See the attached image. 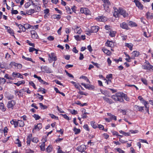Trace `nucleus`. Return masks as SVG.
<instances>
[{
  "instance_id": "obj_1",
  "label": "nucleus",
  "mask_w": 153,
  "mask_h": 153,
  "mask_svg": "<svg viewBox=\"0 0 153 153\" xmlns=\"http://www.w3.org/2000/svg\"><path fill=\"white\" fill-rule=\"evenodd\" d=\"M113 8L114 10L113 15L115 17H118L120 14L124 17H126L128 15V13L126 12L125 10L122 8H119L118 10L115 7H114Z\"/></svg>"
},
{
  "instance_id": "obj_2",
  "label": "nucleus",
  "mask_w": 153,
  "mask_h": 153,
  "mask_svg": "<svg viewBox=\"0 0 153 153\" xmlns=\"http://www.w3.org/2000/svg\"><path fill=\"white\" fill-rule=\"evenodd\" d=\"M123 93L122 92H117L115 94L112 95L111 98L116 101L123 102L124 101L123 99Z\"/></svg>"
},
{
  "instance_id": "obj_3",
  "label": "nucleus",
  "mask_w": 153,
  "mask_h": 153,
  "mask_svg": "<svg viewBox=\"0 0 153 153\" xmlns=\"http://www.w3.org/2000/svg\"><path fill=\"white\" fill-rule=\"evenodd\" d=\"M126 56L128 57V58H126V60L128 62H130V59H134L135 57L138 56L140 54V52L137 51H134L131 53V56L130 57L128 54L125 53Z\"/></svg>"
},
{
  "instance_id": "obj_4",
  "label": "nucleus",
  "mask_w": 153,
  "mask_h": 153,
  "mask_svg": "<svg viewBox=\"0 0 153 153\" xmlns=\"http://www.w3.org/2000/svg\"><path fill=\"white\" fill-rule=\"evenodd\" d=\"M104 3L103 5L105 10L107 12H109L110 11L109 9V6L111 4V3L109 0H103L102 1Z\"/></svg>"
},
{
  "instance_id": "obj_5",
  "label": "nucleus",
  "mask_w": 153,
  "mask_h": 153,
  "mask_svg": "<svg viewBox=\"0 0 153 153\" xmlns=\"http://www.w3.org/2000/svg\"><path fill=\"white\" fill-rule=\"evenodd\" d=\"M146 65H142L143 69L147 70L152 69L153 71V66L151 65L149 62L147 61L146 62Z\"/></svg>"
},
{
  "instance_id": "obj_6",
  "label": "nucleus",
  "mask_w": 153,
  "mask_h": 153,
  "mask_svg": "<svg viewBox=\"0 0 153 153\" xmlns=\"http://www.w3.org/2000/svg\"><path fill=\"white\" fill-rule=\"evenodd\" d=\"M48 55L49 56L48 60L50 62H52L53 61L56 60L57 58L54 53H51L50 54H49Z\"/></svg>"
},
{
  "instance_id": "obj_7",
  "label": "nucleus",
  "mask_w": 153,
  "mask_h": 153,
  "mask_svg": "<svg viewBox=\"0 0 153 153\" xmlns=\"http://www.w3.org/2000/svg\"><path fill=\"white\" fill-rule=\"evenodd\" d=\"M16 102L14 100H11L9 101L7 104V107L9 108L13 109L14 106L15 105Z\"/></svg>"
},
{
  "instance_id": "obj_8",
  "label": "nucleus",
  "mask_w": 153,
  "mask_h": 153,
  "mask_svg": "<svg viewBox=\"0 0 153 153\" xmlns=\"http://www.w3.org/2000/svg\"><path fill=\"white\" fill-rule=\"evenodd\" d=\"M80 11L82 13H84L86 15H89L90 14V10L87 8H81Z\"/></svg>"
},
{
  "instance_id": "obj_9",
  "label": "nucleus",
  "mask_w": 153,
  "mask_h": 153,
  "mask_svg": "<svg viewBox=\"0 0 153 153\" xmlns=\"http://www.w3.org/2000/svg\"><path fill=\"white\" fill-rule=\"evenodd\" d=\"M134 2L137 7L140 10H143V5L138 0H134Z\"/></svg>"
},
{
  "instance_id": "obj_10",
  "label": "nucleus",
  "mask_w": 153,
  "mask_h": 153,
  "mask_svg": "<svg viewBox=\"0 0 153 153\" xmlns=\"http://www.w3.org/2000/svg\"><path fill=\"white\" fill-rule=\"evenodd\" d=\"M33 77L35 78H37L39 81L41 83L45 85H48V83L45 82L41 78L40 76H37L36 75L34 74L33 75Z\"/></svg>"
},
{
  "instance_id": "obj_11",
  "label": "nucleus",
  "mask_w": 153,
  "mask_h": 153,
  "mask_svg": "<svg viewBox=\"0 0 153 153\" xmlns=\"http://www.w3.org/2000/svg\"><path fill=\"white\" fill-rule=\"evenodd\" d=\"M12 76L13 78V79L16 78H23V76L21 74L15 72H13L12 73Z\"/></svg>"
},
{
  "instance_id": "obj_12",
  "label": "nucleus",
  "mask_w": 153,
  "mask_h": 153,
  "mask_svg": "<svg viewBox=\"0 0 153 153\" xmlns=\"http://www.w3.org/2000/svg\"><path fill=\"white\" fill-rule=\"evenodd\" d=\"M7 29V32L10 33L11 35L13 36L14 38H15V36L14 35V31L13 29H11L10 27L4 26Z\"/></svg>"
},
{
  "instance_id": "obj_13",
  "label": "nucleus",
  "mask_w": 153,
  "mask_h": 153,
  "mask_svg": "<svg viewBox=\"0 0 153 153\" xmlns=\"http://www.w3.org/2000/svg\"><path fill=\"white\" fill-rule=\"evenodd\" d=\"M41 69L42 71L44 72H46L48 73L51 72V69L47 67V66H44L43 67H42Z\"/></svg>"
},
{
  "instance_id": "obj_14",
  "label": "nucleus",
  "mask_w": 153,
  "mask_h": 153,
  "mask_svg": "<svg viewBox=\"0 0 153 153\" xmlns=\"http://www.w3.org/2000/svg\"><path fill=\"white\" fill-rule=\"evenodd\" d=\"M86 149V147L85 145H81L78 146L77 148V150L80 152H82L85 151Z\"/></svg>"
},
{
  "instance_id": "obj_15",
  "label": "nucleus",
  "mask_w": 153,
  "mask_h": 153,
  "mask_svg": "<svg viewBox=\"0 0 153 153\" xmlns=\"http://www.w3.org/2000/svg\"><path fill=\"white\" fill-rule=\"evenodd\" d=\"M31 37L33 39H37L39 36L36 32L34 30L31 31Z\"/></svg>"
},
{
  "instance_id": "obj_16",
  "label": "nucleus",
  "mask_w": 153,
  "mask_h": 153,
  "mask_svg": "<svg viewBox=\"0 0 153 153\" xmlns=\"http://www.w3.org/2000/svg\"><path fill=\"white\" fill-rule=\"evenodd\" d=\"M96 19L99 21L103 22L106 21L107 20V19L105 17L103 16H99L96 18Z\"/></svg>"
},
{
  "instance_id": "obj_17",
  "label": "nucleus",
  "mask_w": 153,
  "mask_h": 153,
  "mask_svg": "<svg viewBox=\"0 0 153 153\" xmlns=\"http://www.w3.org/2000/svg\"><path fill=\"white\" fill-rule=\"evenodd\" d=\"M81 85L83 86L86 88L88 89L89 90L93 89L94 88V87L93 85H86L84 83H81Z\"/></svg>"
},
{
  "instance_id": "obj_18",
  "label": "nucleus",
  "mask_w": 153,
  "mask_h": 153,
  "mask_svg": "<svg viewBox=\"0 0 153 153\" xmlns=\"http://www.w3.org/2000/svg\"><path fill=\"white\" fill-rule=\"evenodd\" d=\"M144 108V107L143 106H140L137 105H135L134 106V108L135 110L141 112H142L143 111Z\"/></svg>"
},
{
  "instance_id": "obj_19",
  "label": "nucleus",
  "mask_w": 153,
  "mask_h": 153,
  "mask_svg": "<svg viewBox=\"0 0 153 153\" xmlns=\"http://www.w3.org/2000/svg\"><path fill=\"white\" fill-rule=\"evenodd\" d=\"M42 127L41 123H38L37 125L35 126L33 130V131L34 130L36 131H38L42 128Z\"/></svg>"
},
{
  "instance_id": "obj_20",
  "label": "nucleus",
  "mask_w": 153,
  "mask_h": 153,
  "mask_svg": "<svg viewBox=\"0 0 153 153\" xmlns=\"http://www.w3.org/2000/svg\"><path fill=\"white\" fill-rule=\"evenodd\" d=\"M74 32L76 33L80 34L82 32V30L81 28L77 26L74 29Z\"/></svg>"
},
{
  "instance_id": "obj_21",
  "label": "nucleus",
  "mask_w": 153,
  "mask_h": 153,
  "mask_svg": "<svg viewBox=\"0 0 153 153\" xmlns=\"http://www.w3.org/2000/svg\"><path fill=\"white\" fill-rule=\"evenodd\" d=\"M22 90H20L19 91L18 90H15L14 91L15 94L16 96H18L19 97L22 96L23 94L22 93Z\"/></svg>"
},
{
  "instance_id": "obj_22",
  "label": "nucleus",
  "mask_w": 153,
  "mask_h": 153,
  "mask_svg": "<svg viewBox=\"0 0 153 153\" xmlns=\"http://www.w3.org/2000/svg\"><path fill=\"white\" fill-rule=\"evenodd\" d=\"M120 27L123 29H128V25L125 22H123L120 24Z\"/></svg>"
},
{
  "instance_id": "obj_23",
  "label": "nucleus",
  "mask_w": 153,
  "mask_h": 153,
  "mask_svg": "<svg viewBox=\"0 0 153 153\" xmlns=\"http://www.w3.org/2000/svg\"><path fill=\"white\" fill-rule=\"evenodd\" d=\"M91 30L92 33H96L98 30L99 27L97 26H93L91 27Z\"/></svg>"
},
{
  "instance_id": "obj_24",
  "label": "nucleus",
  "mask_w": 153,
  "mask_h": 153,
  "mask_svg": "<svg viewBox=\"0 0 153 153\" xmlns=\"http://www.w3.org/2000/svg\"><path fill=\"white\" fill-rule=\"evenodd\" d=\"M10 123L14 126L15 128L18 127V121H16L14 120H12L10 121Z\"/></svg>"
},
{
  "instance_id": "obj_25",
  "label": "nucleus",
  "mask_w": 153,
  "mask_h": 153,
  "mask_svg": "<svg viewBox=\"0 0 153 153\" xmlns=\"http://www.w3.org/2000/svg\"><path fill=\"white\" fill-rule=\"evenodd\" d=\"M104 100L107 103H108L110 104H112L113 103V102L112 101V100L111 99H110L107 97H102Z\"/></svg>"
},
{
  "instance_id": "obj_26",
  "label": "nucleus",
  "mask_w": 153,
  "mask_h": 153,
  "mask_svg": "<svg viewBox=\"0 0 153 153\" xmlns=\"http://www.w3.org/2000/svg\"><path fill=\"white\" fill-rule=\"evenodd\" d=\"M36 13L33 9H31L26 11V14L28 15H31L34 13Z\"/></svg>"
},
{
  "instance_id": "obj_27",
  "label": "nucleus",
  "mask_w": 153,
  "mask_h": 153,
  "mask_svg": "<svg viewBox=\"0 0 153 153\" xmlns=\"http://www.w3.org/2000/svg\"><path fill=\"white\" fill-rule=\"evenodd\" d=\"M102 50L104 52V53L107 54L108 55H110L111 54V51L106 48H103L102 49Z\"/></svg>"
},
{
  "instance_id": "obj_28",
  "label": "nucleus",
  "mask_w": 153,
  "mask_h": 153,
  "mask_svg": "<svg viewBox=\"0 0 153 153\" xmlns=\"http://www.w3.org/2000/svg\"><path fill=\"white\" fill-rule=\"evenodd\" d=\"M71 83L76 88L80 90V87H81V86L79 84L76 83L74 81H71Z\"/></svg>"
},
{
  "instance_id": "obj_29",
  "label": "nucleus",
  "mask_w": 153,
  "mask_h": 153,
  "mask_svg": "<svg viewBox=\"0 0 153 153\" xmlns=\"http://www.w3.org/2000/svg\"><path fill=\"white\" fill-rule=\"evenodd\" d=\"M125 45L126 46L128 47L129 48L130 50L131 51L132 50V48L133 46V45L131 43H126L125 44Z\"/></svg>"
},
{
  "instance_id": "obj_30",
  "label": "nucleus",
  "mask_w": 153,
  "mask_h": 153,
  "mask_svg": "<svg viewBox=\"0 0 153 153\" xmlns=\"http://www.w3.org/2000/svg\"><path fill=\"white\" fill-rule=\"evenodd\" d=\"M27 145H30V142L32 140V135L29 134L27 137Z\"/></svg>"
},
{
  "instance_id": "obj_31",
  "label": "nucleus",
  "mask_w": 153,
  "mask_h": 153,
  "mask_svg": "<svg viewBox=\"0 0 153 153\" xmlns=\"http://www.w3.org/2000/svg\"><path fill=\"white\" fill-rule=\"evenodd\" d=\"M106 44L108 46L111 47L114 45L113 42L111 41H107L106 42Z\"/></svg>"
},
{
  "instance_id": "obj_32",
  "label": "nucleus",
  "mask_w": 153,
  "mask_h": 153,
  "mask_svg": "<svg viewBox=\"0 0 153 153\" xmlns=\"http://www.w3.org/2000/svg\"><path fill=\"white\" fill-rule=\"evenodd\" d=\"M41 145L40 146V147L41 149V150L42 151H44L45 150V142H42L41 143H40Z\"/></svg>"
},
{
  "instance_id": "obj_33",
  "label": "nucleus",
  "mask_w": 153,
  "mask_h": 153,
  "mask_svg": "<svg viewBox=\"0 0 153 153\" xmlns=\"http://www.w3.org/2000/svg\"><path fill=\"white\" fill-rule=\"evenodd\" d=\"M17 121L18 126H19L20 127H23L24 126V123L23 121L21 120H18Z\"/></svg>"
},
{
  "instance_id": "obj_34",
  "label": "nucleus",
  "mask_w": 153,
  "mask_h": 153,
  "mask_svg": "<svg viewBox=\"0 0 153 153\" xmlns=\"http://www.w3.org/2000/svg\"><path fill=\"white\" fill-rule=\"evenodd\" d=\"M91 126L94 128H96L98 127V124L95 123V122L92 121L90 122Z\"/></svg>"
},
{
  "instance_id": "obj_35",
  "label": "nucleus",
  "mask_w": 153,
  "mask_h": 153,
  "mask_svg": "<svg viewBox=\"0 0 153 153\" xmlns=\"http://www.w3.org/2000/svg\"><path fill=\"white\" fill-rule=\"evenodd\" d=\"M22 58L26 60L31 61L33 63H35V61H33L31 58L26 57L23 55L22 56Z\"/></svg>"
},
{
  "instance_id": "obj_36",
  "label": "nucleus",
  "mask_w": 153,
  "mask_h": 153,
  "mask_svg": "<svg viewBox=\"0 0 153 153\" xmlns=\"http://www.w3.org/2000/svg\"><path fill=\"white\" fill-rule=\"evenodd\" d=\"M35 8L33 9L35 12H38L40 10L41 7L37 5H34Z\"/></svg>"
},
{
  "instance_id": "obj_37",
  "label": "nucleus",
  "mask_w": 153,
  "mask_h": 153,
  "mask_svg": "<svg viewBox=\"0 0 153 153\" xmlns=\"http://www.w3.org/2000/svg\"><path fill=\"white\" fill-rule=\"evenodd\" d=\"M0 109L3 111H5L6 110L3 103L1 102H0Z\"/></svg>"
},
{
  "instance_id": "obj_38",
  "label": "nucleus",
  "mask_w": 153,
  "mask_h": 153,
  "mask_svg": "<svg viewBox=\"0 0 153 153\" xmlns=\"http://www.w3.org/2000/svg\"><path fill=\"white\" fill-rule=\"evenodd\" d=\"M147 18L148 19H152L153 18V14L148 12L146 14Z\"/></svg>"
},
{
  "instance_id": "obj_39",
  "label": "nucleus",
  "mask_w": 153,
  "mask_h": 153,
  "mask_svg": "<svg viewBox=\"0 0 153 153\" xmlns=\"http://www.w3.org/2000/svg\"><path fill=\"white\" fill-rule=\"evenodd\" d=\"M15 143L16 144H17V146L18 147H21L22 146L21 142L19 139H17L15 141Z\"/></svg>"
},
{
  "instance_id": "obj_40",
  "label": "nucleus",
  "mask_w": 153,
  "mask_h": 153,
  "mask_svg": "<svg viewBox=\"0 0 153 153\" xmlns=\"http://www.w3.org/2000/svg\"><path fill=\"white\" fill-rule=\"evenodd\" d=\"M25 82L24 80L19 81L17 83H15L14 84L17 86H19L20 85L24 84Z\"/></svg>"
},
{
  "instance_id": "obj_41",
  "label": "nucleus",
  "mask_w": 153,
  "mask_h": 153,
  "mask_svg": "<svg viewBox=\"0 0 153 153\" xmlns=\"http://www.w3.org/2000/svg\"><path fill=\"white\" fill-rule=\"evenodd\" d=\"M116 32L115 31H110L109 35L111 37H114L116 34Z\"/></svg>"
},
{
  "instance_id": "obj_42",
  "label": "nucleus",
  "mask_w": 153,
  "mask_h": 153,
  "mask_svg": "<svg viewBox=\"0 0 153 153\" xmlns=\"http://www.w3.org/2000/svg\"><path fill=\"white\" fill-rule=\"evenodd\" d=\"M73 131L75 132V134H79L80 131V130L79 129L75 127L74 128Z\"/></svg>"
},
{
  "instance_id": "obj_43",
  "label": "nucleus",
  "mask_w": 153,
  "mask_h": 153,
  "mask_svg": "<svg viewBox=\"0 0 153 153\" xmlns=\"http://www.w3.org/2000/svg\"><path fill=\"white\" fill-rule=\"evenodd\" d=\"M6 80L3 78L0 77V84L3 85L6 82Z\"/></svg>"
},
{
  "instance_id": "obj_44",
  "label": "nucleus",
  "mask_w": 153,
  "mask_h": 153,
  "mask_svg": "<svg viewBox=\"0 0 153 153\" xmlns=\"http://www.w3.org/2000/svg\"><path fill=\"white\" fill-rule=\"evenodd\" d=\"M39 105L40 108L42 109H45L47 108L48 107L46 105H43L42 103H40Z\"/></svg>"
},
{
  "instance_id": "obj_45",
  "label": "nucleus",
  "mask_w": 153,
  "mask_h": 153,
  "mask_svg": "<svg viewBox=\"0 0 153 153\" xmlns=\"http://www.w3.org/2000/svg\"><path fill=\"white\" fill-rule=\"evenodd\" d=\"M52 150V148L51 146L49 145L46 149L47 152H51Z\"/></svg>"
},
{
  "instance_id": "obj_46",
  "label": "nucleus",
  "mask_w": 153,
  "mask_h": 153,
  "mask_svg": "<svg viewBox=\"0 0 153 153\" xmlns=\"http://www.w3.org/2000/svg\"><path fill=\"white\" fill-rule=\"evenodd\" d=\"M65 8L67 12L68 13L71 14L73 13V11H71V10L70 9V8L68 6H66L65 7Z\"/></svg>"
},
{
  "instance_id": "obj_47",
  "label": "nucleus",
  "mask_w": 153,
  "mask_h": 153,
  "mask_svg": "<svg viewBox=\"0 0 153 153\" xmlns=\"http://www.w3.org/2000/svg\"><path fill=\"white\" fill-rule=\"evenodd\" d=\"M22 90L24 92H26L27 93L30 94L31 91L29 90L28 88H24L22 89Z\"/></svg>"
},
{
  "instance_id": "obj_48",
  "label": "nucleus",
  "mask_w": 153,
  "mask_h": 153,
  "mask_svg": "<svg viewBox=\"0 0 153 153\" xmlns=\"http://www.w3.org/2000/svg\"><path fill=\"white\" fill-rule=\"evenodd\" d=\"M123 99L124 98L127 101H129L130 99L128 97H127L126 94L123 93Z\"/></svg>"
},
{
  "instance_id": "obj_49",
  "label": "nucleus",
  "mask_w": 153,
  "mask_h": 153,
  "mask_svg": "<svg viewBox=\"0 0 153 153\" xmlns=\"http://www.w3.org/2000/svg\"><path fill=\"white\" fill-rule=\"evenodd\" d=\"M41 91L42 94H45L46 92V90L44 88H39V89L38 92Z\"/></svg>"
},
{
  "instance_id": "obj_50",
  "label": "nucleus",
  "mask_w": 153,
  "mask_h": 153,
  "mask_svg": "<svg viewBox=\"0 0 153 153\" xmlns=\"http://www.w3.org/2000/svg\"><path fill=\"white\" fill-rule=\"evenodd\" d=\"M4 77L8 79L11 80H13V77H10V76H9L7 74H6L5 75Z\"/></svg>"
},
{
  "instance_id": "obj_51",
  "label": "nucleus",
  "mask_w": 153,
  "mask_h": 153,
  "mask_svg": "<svg viewBox=\"0 0 153 153\" xmlns=\"http://www.w3.org/2000/svg\"><path fill=\"white\" fill-rule=\"evenodd\" d=\"M69 111L72 114L75 115L77 114V111L75 110H69Z\"/></svg>"
},
{
  "instance_id": "obj_52",
  "label": "nucleus",
  "mask_w": 153,
  "mask_h": 153,
  "mask_svg": "<svg viewBox=\"0 0 153 153\" xmlns=\"http://www.w3.org/2000/svg\"><path fill=\"white\" fill-rule=\"evenodd\" d=\"M31 5V3L30 2H28L26 3L25 4V7L26 8H27L29 7Z\"/></svg>"
},
{
  "instance_id": "obj_53",
  "label": "nucleus",
  "mask_w": 153,
  "mask_h": 153,
  "mask_svg": "<svg viewBox=\"0 0 153 153\" xmlns=\"http://www.w3.org/2000/svg\"><path fill=\"white\" fill-rule=\"evenodd\" d=\"M32 141L34 143H36L39 141V140L37 137H34L33 138Z\"/></svg>"
},
{
  "instance_id": "obj_54",
  "label": "nucleus",
  "mask_w": 153,
  "mask_h": 153,
  "mask_svg": "<svg viewBox=\"0 0 153 153\" xmlns=\"http://www.w3.org/2000/svg\"><path fill=\"white\" fill-rule=\"evenodd\" d=\"M33 116L36 120H39L40 118V117L39 115L36 114H34L33 115Z\"/></svg>"
},
{
  "instance_id": "obj_55",
  "label": "nucleus",
  "mask_w": 153,
  "mask_h": 153,
  "mask_svg": "<svg viewBox=\"0 0 153 153\" xmlns=\"http://www.w3.org/2000/svg\"><path fill=\"white\" fill-rule=\"evenodd\" d=\"M29 1L30 2L31 5H35V2H38V0H29Z\"/></svg>"
},
{
  "instance_id": "obj_56",
  "label": "nucleus",
  "mask_w": 153,
  "mask_h": 153,
  "mask_svg": "<svg viewBox=\"0 0 153 153\" xmlns=\"http://www.w3.org/2000/svg\"><path fill=\"white\" fill-rule=\"evenodd\" d=\"M29 84L30 85H31L33 87L34 89H36V88L35 85V84L32 81H30L29 82Z\"/></svg>"
},
{
  "instance_id": "obj_57",
  "label": "nucleus",
  "mask_w": 153,
  "mask_h": 153,
  "mask_svg": "<svg viewBox=\"0 0 153 153\" xmlns=\"http://www.w3.org/2000/svg\"><path fill=\"white\" fill-rule=\"evenodd\" d=\"M98 127L100 130H103L104 129V127L102 125H98Z\"/></svg>"
},
{
  "instance_id": "obj_58",
  "label": "nucleus",
  "mask_w": 153,
  "mask_h": 153,
  "mask_svg": "<svg viewBox=\"0 0 153 153\" xmlns=\"http://www.w3.org/2000/svg\"><path fill=\"white\" fill-rule=\"evenodd\" d=\"M49 115L51 116V117L53 119H58V117H56L54 115L52 114H49Z\"/></svg>"
},
{
  "instance_id": "obj_59",
  "label": "nucleus",
  "mask_w": 153,
  "mask_h": 153,
  "mask_svg": "<svg viewBox=\"0 0 153 153\" xmlns=\"http://www.w3.org/2000/svg\"><path fill=\"white\" fill-rule=\"evenodd\" d=\"M116 150L120 153H125L124 151L122 150L120 148H117V149Z\"/></svg>"
},
{
  "instance_id": "obj_60",
  "label": "nucleus",
  "mask_w": 153,
  "mask_h": 153,
  "mask_svg": "<svg viewBox=\"0 0 153 153\" xmlns=\"http://www.w3.org/2000/svg\"><path fill=\"white\" fill-rule=\"evenodd\" d=\"M8 129L7 127H5L3 130V132L4 133V136H5L7 135V132Z\"/></svg>"
},
{
  "instance_id": "obj_61",
  "label": "nucleus",
  "mask_w": 153,
  "mask_h": 153,
  "mask_svg": "<svg viewBox=\"0 0 153 153\" xmlns=\"http://www.w3.org/2000/svg\"><path fill=\"white\" fill-rule=\"evenodd\" d=\"M14 96L13 95L10 94L7 97V98L8 100H12L13 99Z\"/></svg>"
},
{
  "instance_id": "obj_62",
  "label": "nucleus",
  "mask_w": 153,
  "mask_h": 153,
  "mask_svg": "<svg viewBox=\"0 0 153 153\" xmlns=\"http://www.w3.org/2000/svg\"><path fill=\"white\" fill-rule=\"evenodd\" d=\"M47 39L49 41H53L54 39V37L52 36H50L47 38Z\"/></svg>"
},
{
  "instance_id": "obj_63",
  "label": "nucleus",
  "mask_w": 153,
  "mask_h": 153,
  "mask_svg": "<svg viewBox=\"0 0 153 153\" xmlns=\"http://www.w3.org/2000/svg\"><path fill=\"white\" fill-rule=\"evenodd\" d=\"M78 93L81 95H83L85 96H87L88 94L87 93H85L83 91H81L80 90H79Z\"/></svg>"
},
{
  "instance_id": "obj_64",
  "label": "nucleus",
  "mask_w": 153,
  "mask_h": 153,
  "mask_svg": "<svg viewBox=\"0 0 153 153\" xmlns=\"http://www.w3.org/2000/svg\"><path fill=\"white\" fill-rule=\"evenodd\" d=\"M26 153H34V151L30 149H27L26 150Z\"/></svg>"
}]
</instances>
